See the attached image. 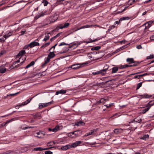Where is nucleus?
Listing matches in <instances>:
<instances>
[{
	"mask_svg": "<svg viewBox=\"0 0 154 154\" xmlns=\"http://www.w3.org/2000/svg\"><path fill=\"white\" fill-rule=\"evenodd\" d=\"M106 99H105L104 98H102L99 101H98V103H104L106 102Z\"/></svg>",
	"mask_w": 154,
	"mask_h": 154,
	"instance_id": "c756f323",
	"label": "nucleus"
},
{
	"mask_svg": "<svg viewBox=\"0 0 154 154\" xmlns=\"http://www.w3.org/2000/svg\"><path fill=\"white\" fill-rule=\"evenodd\" d=\"M66 90H61L59 91L56 92V95H58L59 94H63L65 93L66 92Z\"/></svg>",
	"mask_w": 154,
	"mask_h": 154,
	"instance_id": "4468645a",
	"label": "nucleus"
},
{
	"mask_svg": "<svg viewBox=\"0 0 154 154\" xmlns=\"http://www.w3.org/2000/svg\"><path fill=\"white\" fill-rule=\"evenodd\" d=\"M120 21H119H119H116L115 23H114V24H119V22H120Z\"/></svg>",
	"mask_w": 154,
	"mask_h": 154,
	"instance_id": "69168bd1",
	"label": "nucleus"
},
{
	"mask_svg": "<svg viewBox=\"0 0 154 154\" xmlns=\"http://www.w3.org/2000/svg\"><path fill=\"white\" fill-rule=\"evenodd\" d=\"M50 44V42H48L43 45L41 47V48H45L48 46Z\"/></svg>",
	"mask_w": 154,
	"mask_h": 154,
	"instance_id": "f704fd0d",
	"label": "nucleus"
},
{
	"mask_svg": "<svg viewBox=\"0 0 154 154\" xmlns=\"http://www.w3.org/2000/svg\"><path fill=\"white\" fill-rule=\"evenodd\" d=\"M127 47V45H124L121 47L120 48V49H124L125 48H126Z\"/></svg>",
	"mask_w": 154,
	"mask_h": 154,
	"instance_id": "13d9d810",
	"label": "nucleus"
},
{
	"mask_svg": "<svg viewBox=\"0 0 154 154\" xmlns=\"http://www.w3.org/2000/svg\"><path fill=\"white\" fill-rule=\"evenodd\" d=\"M125 68V65L120 66L119 67L120 69H123V68Z\"/></svg>",
	"mask_w": 154,
	"mask_h": 154,
	"instance_id": "052dcab7",
	"label": "nucleus"
},
{
	"mask_svg": "<svg viewBox=\"0 0 154 154\" xmlns=\"http://www.w3.org/2000/svg\"><path fill=\"white\" fill-rule=\"evenodd\" d=\"M53 102V101H51L46 103H40L38 105V108L39 109H42L43 108H44L47 106H48L50 105Z\"/></svg>",
	"mask_w": 154,
	"mask_h": 154,
	"instance_id": "f257e3e1",
	"label": "nucleus"
},
{
	"mask_svg": "<svg viewBox=\"0 0 154 154\" xmlns=\"http://www.w3.org/2000/svg\"><path fill=\"white\" fill-rule=\"evenodd\" d=\"M55 56V54L54 53V51H52L50 52L49 54H48V57L50 58H53Z\"/></svg>",
	"mask_w": 154,
	"mask_h": 154,
	"instance_id": "dca6fc26",
	"label": "nucleus"
},
{
	"mask_svg": "<svg viewBox=\"0 0 154 154\" xmlns=\"http://www.w3.org/2000/svg\"><path fill=\"white\" fill-rule=\"evenodd\" d=\"M129 19V18L128 17H123L121 18L120 20L119 21H121L123 20H128Z\"/></svg>",
	"mask_w": 154,
	"mask_h": 154,
	"instance_id": "c85d7f7f",
	"label": "nucleus"
},
{
	"mask_svg": "<svg viewBox=\"0 0 154 154\" xmlns=\"http://www.w3.org/2000/svg\"><path fill=\"white\" fill-rule=\"evenodd\" d=\"M154 58V55L153 54H150L149 56H147L146 59L147 60L151 59Z\"/></svg>",
	"mask_w": 154,
	"mask_h": 154,
	"instance_id": "cd10ccee",
	"label": "nucleus"
},
{
	"mask_svg": "<svg viewBox=\"0 0 154 154\" xmlns=\"http://www.w3.org/2000/svg\"><path fill=\"white\" fill-rule=\"evenodd\" d=\"M60 126L59 125H57L55 128H54L55 130V132H56L59 130Z\"/></svg>",
	"mask_w": 154,
	"mask_h": 154,
	"instance_id": "2f4dec72",
	"label": "nucleus"
},
{
	"mask_svg": "<svg viewBox=\"0 0 154 154\" xmlns=\"http://www.w3.org/2000/svg\"><path fill=\"white\" fill-rule=\"evenodd\" d=\"M112 104V103H111L110 104H109V106H107V105H104V106L106 107L107 108H108L111 106Z\"/></svg>",
	"mask_w": 154,
	"mask_h": 154,
	"instance_id": "6e6d98bb",
	"label": "nucleus"
},
{
	"mask_svg": "<svg viewBox=\"0 0 154 154\" xmlns=\"http://www.w3.org/2000/svg\"><path fill=\"white\" fill-rule=\"evenodd\" d=\"M68 136L72 138H75L74 132H73L68 134Z\"/></svg>",
	"mask_w": 154,
	"mask_h": 154,
	"instance_id": "6ab92c4d",
	"label": "nucleus"
},
{
	"mask_svg": "<svg viewBox=\"0 0 154 154\" xmlns=\"http://www.w3.org/2000/svg\"><path fill=\"white\" fill-rule=\"evenodd\" d=\"M88 63H85L82 64H73L71 66V68L73 69H78L83 66L84 64H88Z\"/></svg>",
	"mask_w": 154,
	"mask_h": 154,
	"instance_id": "f03ea898",
	"label": "nucleus"
},
{
	"mask_svg": "<svg viewBox=\"0 0 154 154\" xmlns=\"http://www.w3.org/2000/svg\"><path fill=\"white\" fill-rule=\"evenodd\" d=\"M25 32H26V31L25 30V31H21V34L20 35H23Z\"/></svg>",
	"mask_w": 154,
	"mask_h": 154,
	"instance_id": "bf43d9fd",
	"label": "nucleus"
},
{
	"mask_svg": "<svg viewBox=\"0 0 154 154\" xmlns=\"http://www.w3.org/2000/svg\"><path fill=\"white\" fill-rule=\"evenodd\" d=\"M68 44L65 43L64 42H62L60 43V44L59 45V46L64 45H68Z\"/></svg>",
	"mask_w": 154,
	"mask_h": 154,
	"instance_id": "a19ab883",
	"label": "nucleus"
},
{
	"mask_svg": "<svg viewBox=\"0 0 154 154\" xmlns=\"http://www.w3.org/2000/svg\"><path fill=\"white\" fill-rule=\"evenodd\" d=\"M19 93V92H17V93H14V94H8L7 95V97H9V96H14L15 95H17V94Z\"/></svg>",
	"mask_w": 154,
	"mask_h": 154,
	"instance_id": "79ce46f5",
	"label": "nucleus"
},
{
	"mask_svg": "<svg viewBox=\"0 0 154 154\" xmlns=\"http://www.w3.org/2000/svg\"><path fill=\"white\" fill-rule=\"evenodd\" d=\"M6 71V69L5 68H2L0 69V72L1 73H4Z\"/></svg>",
	"mask_w": 154,
	"mask_h": 154,
	"instance_id": "72a5a7b5",
	"label": "nucleus"
},
{
	"mask_svg": "<svg viewBox=\"0 0 154 154\" xmlns=\"http://www.w3.org/2000/svg\"><path fill=\"white\" fill-rule=\"evenodd\" d=\"M34 63H34V62H33V61H32V62H31L29 63V64H30V65H31V66H33V65H34Z\"/></svg>",
	"mask_w": 154,
	"mask_h": 154,
	"instance_id": "680f3d73",
	"label": "nucleus"
},
{
	"mask_svg": "<svg viewBox=\"0 0 154 154\" xmlns=\"http://www.w3.org/2000/svg\"><path fill=\"white\" fill-rule=\"evenodd\" d=\"M50 34V33H49L46 35L45 36L44 38V39L43 41H46L49 39V34Z\"/></svg>",
	"mask_w": 154,
	"mask_h": 154,
	"instance_id": "4be33fe9",
	"label": "nucleus"
},
{
	"mask_svg": "<svg viewBox=\"0 0 154 154\" xmlns=\"http://www.w3.org/2000/svg\"><path fill=\"white\" fill-rule=\"evenodd\" d=\"M6 37H4V36L1 38H0V42H4L5 40L7 39Z\"/></svg>",
	"mask_w": 154,
	"mask_h": 154,
	"instance_id": "473e14b6",
	"label": "nucleus"
},
{
	"mask_svg": "<svg viewBox=\"0 0 154 154\" xmlns=\"http://www.w3.org/2000/svg\"><path fill=\"white\" fill-rule=\"evenodd\" d=\"M140 97L142 99L143 98H148L151 97V96L150 95L149 96V95L147 94H144L143 95H139Z\"/></svg>",
	"mask_w": 154,
	"mask_h": 154,
	"instance_id": "f8f14e48",
	"label": "nucleus"
},
{
	"mask_svg": "<svg viewBox=\"0 0 154 154\" xmlns=\"http://www.w3.org/2000/svg\"><path fill=\"white\" fill-rule=\"evenodd\" d=\"M44 148L41 147H36L34 148V150L36 151H40L44 150Z\"/></svg>",
	"mask_w": 154,
	"mask_h": 154,
	"instance_id": "aec40b11",
	"label": "nucleus"
},
{
	"mask_svg": "<svg viewBox=\"0 0 154 154\" xmlns=\"http://www.w3.org/2000/svg\"><path fill=\"white\" fill-rule=\"evenodd\" d=\"M36 40L30 43L29 44V47L30 48H32L36 46H38L39 45V44L38 42H36Z\"/></svg>",
	"mask_w": 154,
	"mask_h": 154,
	"instance_id": "423d86ee",
	"label": "nucleus"
},
{
	"mask_svg": "<svg viewBox=\"0 0 154 154\" xmlns=\"http://www.w3.org/2000/svg\"><path fill=\"white\" fill-rule=\"evenodd\" d=\"M142 85V82H140V83H138L137 85V87L136 88L137 90L138 89H139V88Z\"/></svg>",
	"mask_w": 154,
	"mask_h": 154,
	"instance_id": "58836bf2",
	"label": "nucleus"
},
{
	"mask_svg": "<svg viewBox=\"0 0 154 154\" xmlns=\"http://www.w3.org/2000/svg\"><path fill=\"white\" fill-rule=\"evenodd\" d=\"M53 147H48V148H44V150H48V149H50L51 148H52Z\"/></svg>",
	"mask_w": 154,
	"mask_h": 154,
	"instance_id": "0e129e2a",
	"label": "nucleus"
},
{
	"mask_svg": "<svg viewBox=\"0 0 154 154\" xmlns=\"http://www.w3.org/2000/svg\"><path fill=\"white\" fill-rule=\"evenodd\" d=\"M23 62H24V61L21 62V63L20 64H18V65H15V67L18 68V67H19L20 66H21L22 65V64H23Z\"/></svg>",
	"mask_w": 154,
	"mask_h": 154,
	"instance_id": "37998d69",
	"label": "nucleus"
},
{
	"mask_svg": "<svg viewBox=\"0 0 154 154\" xmlns=\"http://www.w3.org/2000/svg\"><path fill=\"white\" fill-rule=\"evenodd\" d=\"M85 28H86V27L85 26H82L80 28L78 29H77L75 31H77L78 30H80V29H82Z\"/></svg>",
	"mask_w": 154,
	"mask_h": 154,
	"instance_id": "49530a36",
	"label": "nucleus"
},
{
	"mask_svg": "<svg viewBox=\"0 0 154 154\" xmlns=\"http://www.w3.org/2000/svg\"><path fill=\"white\" fill-rule=\"evenodd\" d=\"M50 59L51 58H49L48 57H47L46 58H45V59L44 64L45 65L48 63L50 61Z\"/></svg>",
	"mask_w": 154,
	"mask_h": 154,
	"instance_id": "5701e85b",
	"label": "nucleus"
},
{
	"mask_svg": "<svg viewBox=\"0 0 154 154\" xmlns=\"http://www.w3.org/2000/svg\"><path fill=\"white\" fill-rule=\"evenodd\" d=\"M139 63L138 62H134L132 63V64L130 65V66H137L138 64H139Z\"/></svg>",
	"mask_w": 154,
	"mask_h": 154,
	"instance_id": "393cba45",
	"label": "nucleus"
},
{
	"mask_svg": "<svg viewBox=\"0 0 154 154\" xmlns=\"http://www.w3.org/2000/svg\"><path fill=\"white\" fill-rule=\"evenodd\" d=\"M100 47L99 46H96L94 47H93L91 48V50L93 51L94 50H97L100 49Z\"/></svg>",
	"mask_w": 154,
	"mask_h": 154,
	"instance_id": "bb28decb",
	"label": "nucleus"
},
{
	"mask_svg": "<svg viewBox=\"0 0 154 154\" xmlns=\"http://www.w3.org/2000/svg\"><path fill=\"white\" fill-rule=\"evenodd\" d=\"M126 41H121L120 42V43L121 44H125V43Z\"/></svg>",
	"mask_w": 154,
	"mask_h": 154,
	"instance_id": "e2e57ef3",
	"label": "nucleus"
},
{
	"mask_svg": "<svg viewBox=\"0 0 154 154\" xmlns=\"http://www.w3.org/2000/svg\"><path fill=\"white\" fill-rule=\"evenodd\" d=\"M96 131V130L95 129H92L90 131V132H88V134L89 135L93 134Z\"/></svg>",
	"mask_w": 154,
	"mask_h": 154,
	"instance_id": "b1692460",
	"label": "nucleus"
},
{
	"mask_svg": "<svg viewBox=\"0 0 154 154\" xmlns=\"http://www.w3.org/2000/svg\"><path fill=\"white\" fill-rule=\"evenodd\" d=\"M81 143L82 142L81 141H76L72 143L71 145H70V146H71V148L75 147L80 145Z\"/></svg>",
	"mask_w": 154,
	"mask_h": 154,
	"instance_id": "39448f33",
	"label": "nucleus"
},
{
	"mask_svg": "<svg viewBox=\"0 0 154 154\" xmlns=\"http://www.w3.org/2000/svg\"><path fill=\"white\" fill-rule=\"evenodd\" d=\"M55 47L54 46H53L49 50V51H53L54 50V49L55 48Z\"/></svg>",
	"mask_w": 154,
	"mask_h": 154,
	"instance_id": "09e8293b",
	"label": "nucleus"
},
{
	"mask_svg": "<svg viewBox=\"0 0 154 154\" xmlns=\"http://www.w3.org/2000/svg\"><path fill=\"white\" fill-rule=\"evenodd\" d=\"M60 33H58L55 36H54L52 38H51L50 39V41H54L56 38L58 37L60 35Z\"/></svg>",
	"mask_w": 154,
	"mask_h": 154,
	"instance_id": "a878e982",
	"label": "nucleus"
},
{
	"mask_svg": "<svg viewBox=\"0 0 154 154\" xmlns=\"http://www.w3.org/2000/svg\"><path fill=\"white\" fill-rule=\"evenodd\" d=\"M92 74L94 75L99 74V71H98L96 72H92Z\"/></svg>",
	"mask_w": 154,
	"mask_h": 154,
	"instance_id": "3c124183",
	"label": "nucleus"
},
{
	"mask_svg": "<svg viewBox=\"0 0 154 154\" xmlns=\"http://www.w3.org/2000/svg\"><path fill=\"white\" fill-rule=\"evenodd\" d=\"M29 47V45H25L23 48V49H27Z\"/></svg>",
	"mask_w": 154,
	"mask_h": 154,
	"instance_id": "5fc2aeb1",
	"label": "nucleus"
},
{
	"mask_svg": "<svg viewBox=\"0 0 154 154\" xmlns=\"http://www.w3.org/2000/svg\"><path fill=\"white\" fill-rule=\"evenodd\" d=\"M64 1V0H57V2L58 3L60 2H63Z\"/></svg>",
	"mask_w": 154,
	"mask_h": 154,
	"instance_id": "774afa93",
	"label": "nucleus"
},
{
	"mask_svg": "<svg viewBox=\"0 0 154 154\" xmlns=\"http://www.w3.org/2000/svg\"><path fill=\"white\" fill-rule=\"evenodd\" d=\"M119 70V68L117 67H114L112 68V73H116Z\"/></svg>",
	"mask_w": 154,
	"mask_h": 154,
	"instance_id": "2eb2a0df",
	"label": "nucleus"
},
{
	"mask_svg": "<svg viewBox=\"0 0 154 154\" xmlns=\"http://www.w3.org/2000/svg\"><path fill=\"white\" fill-rule=\"evenodd\" d=\"M31 66L29 64L26 67V68H27Z\"/></svg>",
	"mask_w": 154,
	"mask_h": 154,
	"instance_id": "338daca9",
	"label": "nucleus"
},
{
	"mask_svg": "<svg viewBox=\"0 0 154 154\" xmlns=\"http://www.w3.org/2000/svg\"><path fill=\"white\" fill-rule=\"evenodd\" d=\"M25 51L24 50H22L19 52L17 55V57L22 56L23 54H25Z\"/></svg>",
	"mask_w": 154,
	"mask_h": 154,
	"instance_id": "a211bd4d",
	"label": "nucleus"
},
{
	"mask_svg": "<svg viewBox=\"0 0 154 154\" xmlns=\"http://www.w3.org/2000/svg\"><path fill=\"white\" fill-rule=\"evenodd\" d=\"M69 25V23H66L64 24L63 25L62 24H59L58 27L59 29H62L68 27Z\"/></svg>",
	"mask_w": 154,
	"mask_h": 154,
	"instance_id": "20e7f679",
	"label": "nucleus"
},
{
	"mask_svg": "<svg viewBox=\"0 0 154 154\" xmlns=\"http://www.w3.org/2000/svg\"><path fill=\"white\" fill-rule=\"evenodd\" d=\"M20 59H21V58H20V59L19 60L15 61L14 63V65H15L17 63H19L20 61Z\"/></svg>",
	"mask_w": 154,
	"mask_h": 154,
	"instance_id": "603ef678",
	"label": "nucleus"
},
{
	"mask_svg": "<svg viewBox=\"0 0 154 154\" xmlns=\"http://www.w3.org/2000/svg\"><path fill=\"white\" fill-rule=\"evenodd\" d=\"M114 133L116 134H118L122 133L123 132L122 129H115L113 130Z\"/></svg>",
	"mask_w": 154,
	"mask_h": 154,
	"instance_id": "0eeeda50",
	"label": "nucleus"
},
{
	"mask_svg": "<svg viewBox=\"0 0 154 154\" xmlns=\"http://www.w3.org/2000/svg\"><path fill=\"white\" fill-rule=\"evenodd\" d=\"M149 106H150L154 105V100H152L150 101L149 103Z\"/></svg>",
	"mask_w": 154,
	"mask_h": 154,
	"instance_id": "e433bc0d",
	"label": "nucleus"
},
{
	"mask_svg": "<svg viewBox=\"0 0 154 154\" xmlns=\"http://www.w3.org/2000/svg\"><path fill=\"white\" fill-rule=\"evenodd\" d=\"M136 48L138 49H140L142 48V47L140 45H138L137 46Z\"/></svg>",
	"mask_w": 154,
	"mask_h": 154,
	"instance_id": "4d7b16f0",
	"label": "nucleus"
},
{
	"mask_svg": "<svg viewBox=\"0 0 154 154\" xmlns=\"http://www.w3.org/2000/svg\"><path fill=\"white\" fill-rule=\"evenodd\" d=\"M14 31H8V33L4 35V37H6L5 38H7L12 35Z\"/></svg>",
	"mask_w": 154,
	"mask_h": 154,
	"instance_id": "9d476101",
	"label": "nucleus"
},
{
	"mask_svg": "<svg viewBox=\"0 0 154 154\" xmlns=\"http://www.w3.org/2000/svg\"><path fill=\"white\" fill-rule=\"evenodd\" d=\"M105 66L107 67L105 69L99 71V74H100L102 75H105L106 74V71L108 69L109 66L107 65H106Z\"/></svg>",
	"mask_w": 154,
	"mask_h": 154,
	"instance_id": "7ed1b4c3",
	"label": "nucleus"
},
{
	"mask_svg": "<svg viewBox=\"0 0 154 154\" xmlns=\"http://www.w3.org/2000/svg\"><path fill=\"white\" fill-rule=\"evenodd\" d=\"M6 125V123H5V122H4L1 125V126H0V128H1L2 127H3L5 125Z\"/></svg>",
	"mask_w": 154,
	"mask_h": 154,
	"instance_id": "864d4df0",
	"label": "nucleus"
},
{
	"mask_svg": "<svg viewBox=\"0 0 154 154\" xmlns=\"http://www.w3.org/2000/svg\"><path fill=\"white\" fill-rule=\"evenodd\" d=\"M153 22V21H149L147 23H146L145 24H148V26H146L147 27L149 28L150 26V25L152 24V23Z\"/></svg>",
	"mask_w": 154,
	"mask_h": 154,
	"instance_id": "7c9ffc66",
	"label": "nucleus"
},
{
	"mask_svg": "<svg viewBox=\"0 0 154 154\" xmlns=\"http://www.w3.org/2000/svg\"><path fill=\"white\" fill-rule=\"evenodd\" d=\"M44 15V13L43 12H41L38 14V15L35 17V19L37 20L38 18L40 17H42Z\"/></svg>",
	"mask_w": 154,
	"mask_h": 154,
	"instance_id": "ddd939ff",
	"label": "nucleus"
},
{
	"mask_svg": "<svg viewBox=\"0 0 154 154\" xmlns=\"http://www.w3.org/2000/svg\"><path fill=\"white\" fill-rule=\"evenodd\" d=\"M70 148H71V146H70V145H67L62 146L60 148L63 150L65 151L70 149Z\"/></svg>",
	"mask_w": 154,
	"mask_h": 154,
	"instance_id": "6e6552de",
	"label": "nucleus"
},
{
	"mask_svg": "<svg viewBox=\"0 0 154 154\" xmlns=\"http://www.w3.org/2000/svg\"><path fill=\"white\" fill-rule=\"evenodd\" d=\"M32 98H30L29 99H28L27 100H26V103L27 104L29 103V102H30L31 100H32Z\"/></svg>",
	"mask_w": 154,
	"mask_h": 154,
	"instance_id": "a18cd8bd",
	"label": "nucleus"
},
{
	"mask_svg": "<svg viewBox=\"0 0 154 154\" xmlns=\"http://www.w3.org/2000/svg\"><path fill=\"white\" fill-rule=\"evenodd\" d=\"M54 143V142H51L47 143V145L48 146H52L53 145L52 144Z\"/></svg>",
	"mask_w": 154,
	"mask_h": 154,
	"instance_id": "ea45409f",
	"label": "nucleus"
},
{
	"mask_svg": "<svg viewBox=\"0 0 154 154\" xmlns=\"http://www.w3.org/2000/svg\"><path fill=\"white\" fill-rule=\"evenodd\" d=\"M26 103V101L23 102L20 105V106H24L25 105L27 104V103Z\"/></svg>",
	"mask_w": 154,
	"mask_h": 154,
	"instance_id": "8fccbe9b",
	"label": "nucleus"
},
{
	"mask_svg": "<svg viewBox=\"0 0 154 154\" xmlns=\"http://www.w3.org/2000/svg\"><path fill=\"white\" fill-rule=\"evenodd\" d=\"M45 154H52L53 152L51 151H46L45 152Z\"/></svg>",
	"mask_w": 154,
	"mask_h": 154,
	"instance_id": "c03bdc74",
	"label": "nucleus"
},
{
	"mask_svg": "<svg viewBox=\"0 0 154 154\" xmlns=\"http://www.w3.org/2000/svg\"><path fill=\"white\" fill-rule=\"evenodd\" d=\"M149 137V135L148 134L143 135V136L140 137L141 139H143L144 140H146Z\"/></svg>",
	"mask_w": 154,
	"mask_h": 154,
	"instance_id": "f3484780",
	"label": "nucleus"
},
{
	"mask_svg": "<svg viewBox=\"0 0 154 154\" xmlns=\"http://www.w3.org/2000/svg\"><path fill=\"white\" fill-rule=\"evenodd\" d=\"M150 107H147L146 108V109H144L143 111V113H144L146 112L147 111L150 109Z\"/></svg>",
	"mask_w": 154,
	"mask_h": 154,
	"instance_id": "4c0bfd02",
	"label": "nucleus"
},
{
	"mask_svg": "<svg viewBox=\"0 0 154 154\" xmlns=\"http://www.w3.org/2000/svg\"><path fill=\"white\" fill-rule=\"evenodd\" d=\"M126 61L127 62H130V64L134 62V59L132 58H128Z\"/></svg>",
	"mask_w": 154,
	"mask_h": 154,
	"instance_id": "412c9836",
	"label": "nucleus"
},
{
	"mask_svg": "<svg viewBox=\"0 0 154 154\" xmlns=\"http://www.w3.org/2000/svg\"><path fill=\"white\" fill-rule=\"evenodd\" d=\"M141 77V75H136L135 76L134 78V79H136L137 78L138 79H139L140 78V77Z\"/></svg>",
	"mask_w": 154,
	"mask_h": 154,
	"instance_id": "de8ad7c7",
	"label": "nucleus"
},
{
	"mask_svg": "<svg viewBox=\"0 0 154 154\" xmlns=\"http://www.w3.org/2000/svg\"><path fill=\"white\" fill-rule=\"evenodd\" d=\"M73 132H74L75 137L80 136L82 134V132L80 130L76 131Z\"/></svg>",
	"mask_w": 154,
	"mask_h": 154,
	"instance_id": "1a4fd4ad",
	"label": "nucleus"
},
{
	"mask_svg": "<svg viewBox=\"0 0 154 154\" xmlns=\"http://www.w3.org/2000/svg\"><path fill=\"white\" fill-rule=\"evenodd\" d=\"M85 125V123L82 121H79L75 123V125L78 126H84Z\"/></svg>",
	"mask_w": 154,
	"mask_h": 154,
	"instance_id": "9b49d317",
	"label": "nucleus"
},
{
	"mask_svg": "<svg viewBox=\"0 0 154 154\" xmlns=\"http://www.w3.org/2000/svg\"><path fill=\"white\" fill-rule=\"evenodd\" d=\"M42 3H44V6H47L48 3V2L45 0H43Z\"/></svg>",
	"mask_w": 154,
	"mask_h": 154,
	"instance_id": "c9c22d12",
	"label": "nucleus"
}]
</instances>
